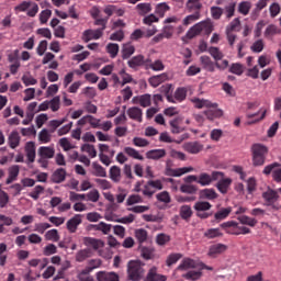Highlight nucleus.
Here are the masks:
<instances>
[{"label": "nucleus", "mask_w": 281, "mask_h": 281, "mask_svg": "<svg viewBox=\"0 0 281 281\" xmlns=\"http://www.w3.org/2000/svg\"><path fill=\"white\" fill-rule=\"evenodd\" d=\"M250 151L252 155V166H255V168L265 166L267 155H269V148L263 144L255 143L252 144Z\"/></svg>", "instance_id": "obj_1"}, {"label": "nucleus", "mask_w": 281, "mask_h": 281, "mask_svg": "<svg viewBox=\"0 0 281 281\" xmlns=\"http://www.w3.org/2000/svg\"><path fill=\"white\" fill-rule=\"evenodd\" d=\"M220 227H222L224 232L231 236L251 234V229L249 227L243 226L236 221L224 222L220 225Z\"/></svg>", "instance_id": "obj_2"}, {"label": "nucleus", "mask_w": 281, "mask_h": 281, "mask_svg": "<svg viewBox=\"0 0 281 281\" xmlns=\"http://www.w3.org/2000/svg\"><path fill=\"white\" fill-rule=\"evenodd\" d=\"M144 267L139 261H130L127 263V278L131 281H140L144 278Z\"/></svg>", "instance_id": "obj_3"}, {"label": "nucleus", "mask_w": 281, "mask_h": 281, "mask_svg": "<svg viewBox=\"0 0 281 281\" xmlns=\"http://www.w3.org/2000/svg\"><path fill=\"white\" fill-rule=\"evenodd\" d=\"M170 86H162L161 92L165 93L168 102H171L173 104H177V102H183L186 100L188 92L184 90V88H178L175 92V95L170 94Z\"/></svg>", "instance_id": "obj_4"}, {"label": "nucleus", "mask_w": 281, "mask_h": 281, "mask_svg": "<svg viewBox=\"0 0 281 281\" xmlns=\"http://www.w3.org/2000/svg\"><path fill=\"white\" fill-rule=\"evenodd\" d=\"M14 12H26L27 16L34 18L38 14V4L36 2L22 1L14 7Z\"/></svg>", "instance_id": "obj_5"}, {"label": "nucleus", "mask_w": 281, "mask_h": 281, "mask_svg": "<svg viewBox=\"0 0 281 281\" xmlns=\"http://www.w3.org/2000/svg\"><path fill=\"white\" fill-rule=\"evenodd\" d=\"M223 177H225L223 171H213L212 175L203 172L199 176L198 183L202 187L211 186L213 181H218Z\"/></svg>", "instance_id": "obj_6"}, {"label": "nucleus", "mask_w": 281, "mask_h": 281, "mask_svg": "<svg viewBox=\"0 0 281 281\" xmlns=\"http://www.w3.org/2000/svg\"><path fill=\"white\" fill-rule=\"evenodd\" d=\"M262 199H263L266 205H268V207L278 210V207H276V203H277L278 199H280L278 191L269 188L266 192L262 193Z\"/></svg>", "instance_id": "obj_7"}, {"label": "nucleus", "mask_w": 281, "mask_h": 281, "mask_svg": "<svg viewBox=\"0 0 281 281\" xmlns=\"http://www.w3.org/2000/svg\"><path fill=\"white\" fill-rule=\"evenodd\" d=\"M38 155L41 157L38 162L43 164L44 168H47V160L45 159H53L54 155H56V150L54 147L42 146L38 148Z\"/></svg>", "instance_id": "obj_8"}, {"label": "nucleus", "mask_w": 281, "mask_h": 281, "mask_svg": "<svg viewBox=\"0 0 281 281\" xmlns=\"http://www.w3.org/2000/svg\"><path fill=\"white\" fill-rule=\"evenodd\" d=\"M206 120H216V117H223V111L218 110L217 103H211V106H206V110L203 112Z\"/></svg>", "instance_id": "obj_9"}, {"label": "nucleus", "mask_w": 281, "mask_h": 281, "mask_svg": "<svg viewBox=\"0 0 281 281\" xmlns=\"http://www.w3.org/2000/svg\"><path fill=\"white\" fill-rule=\"evenodd\" d=\"M194 168L192 167H183V168H178V169H172L170 167H166L165 169V175L167 177H181L183 175H187V172H192Z\"/></svg>", "instance_id": "obj_10"}, {"label": "nucleus", "mask_w": 281, "mask_h": 281, "mask_svg": "<svg viewBox=\"0 0 281 281\" xmlns=\"http://www.w3.org/2000/svg\"><path fill=\"white\" fill-rule=\"evenodd\" d=\"M82 224V215L76 214L72 218L68 220L66 227L70 234L78 232V225Z\"/></svg>", "instance_id": "obj_11"}, {"label": "nucleus", "mask_w": 281, "mask_h": 281, "mask_svg": "<svg viewBox=\"0 0 281 281\" xmlns=\"http://www.w3.org/2000/svg\"><path fill=\"white\" fill-rule=\"evenodd\" d=\"M144 65H146V57H144V55H136L127 61L130 69H134L135 71H137L139 67H144Z\"/></svg>", "instance_id": "obj_12"}, {"label": "nucleus", "mask_w": 281, "mask_h": 281, "mask_svg": "<svg viewBox=\"0 0 281 281\" xmlns=\"http://www.w3.org/2000/svg\"><path fill=\"white\" fill-rule=\"evenodd\" d=\"M183 149L190 155H199L203 150V144L200 142H188L183 145Z\"/></svg>", "instance_id": "obj_13"}, {"label": "nucleus", "mask_w": 281, "mask_h": 281, "mask_svg": "<svg viewBox=\"0 0 281 281\" xmlns=\"http://www.w3.org/2000/svg\"><path fill=\"white\" fill-rule=\"evenodd\" d=\"M104 33L102 32V30H86L83 32V41L85 43H89V41H98L99 38H102V35Z\"/></svg>", "instance_id": "obj_14"}, {"label": "nucleus", "mask_w": 281, "mask_h": 281, "mask_svg": "<svg viewBox=\"0 0 281 281\" xmlns=\"http://www.w3.org/2000/svg\"><path fill=\"white\" fill-rule=\"evenodd\" d=\"M104 14H106L108 19H111L113 14H116V16H122L125 14L124 9L117 8L115 4H106L103 9Z\"/></svg>", "instance_id": "obj_15"}, {"label": "nucleus", "mask_w": 281, "mask_h": 281, "mask_svg": "<svg viewBox=\"0 0 281 281\" xmlns=\"http://www.w3.org/2000/svg\"><path fill=\"white\" fill-rule=\"evenodd\" d=\"M168 277L164 276V274H159V272H157V267H151L148 272L147 276L145 278V281H167Z\"/></svg>", "instance_id": "obj_16"}, {"label": "nucleus", "mask_w": 281, "mask_h": 281, "mask_svg": "<svg viewBox=\"0 0 281 281\" xmlns=\"http://www.w3.org/2000/svg\"><path fill=\"white\" fill-rule=\"evenodd\" d=\"M205 27V21L199 22L195 25H193L191 29L188 30L186 37L189 40L194 38V36H199L201 32H203V29Z\"/></svg>", "instance_id": "obj_17"}, {"label": "nucleus", "mask_w": 281, "mask_h": 281, "mask_svg": "<svg viewBox=\"0 0 281 281\" xmlns=\"http://www.w3.org/2000/svg\"><path fill=\"white\" fill-rule=\"evenodd\" d=\"M232 186V178H220L216 183V188L221 194H227L229 192V188Z\"/></svg>", "instance_id": "obj_18"}, {"label": "nucleus", "mask_w": 281, "mask_h": 281, "mask_svg": "<svg viewBox=\"0 0 281 281\" xmlns=\"http://www.w3.org/2000/svg\"><path fill=\"white\" fill-rule=\"evenodd\" d=\"M181 122H183L181 117H176L169 122L170 132L173 135H179V133H183V131H186V128L181 126Z\"/></svg>", "instance_id": "obj_19"}, {"label": "nucleus", "mask_w": 281, "mask_h": 281, "mask_svg": "<svg viewBox=\"0 0 281 281\" xmlns=\"http://www.w3.org/2000/svg\"><path fill=\"white\" fill-rule=\"evenodd\" d=\"M227 251V246L225 244H214L210 246L209 256L211 258H216L221 254H225Z\"/></svg>", "instance_id": "obj_20"}, {"label": "nucleus", "mask_w": 281, "mask_h": 281, "mask_svg": "<svg viewBox=\"0 0 281 281\" xmlns=\"http://www.w3.org/2000/svg\"><path fill=\"white\" fill-rule=\"evenodd\" d=\"M200 63H201L203 69H205L206 71H210L211 74L216 71V64H214V61H212V58H210V56H207V55L201 56Z\"/></svg>", "instance_id": "obj_21"}, {"label": "nucleus", "mask_w": 281, "mask_h": 281, "mask_svg": "<svg viewBox=\"0 0 281 281\" xmlns=\"http://www.w3.org/2000/svg\"><path fill=\"white\" fill-rule=\"evenodd\" d=\"M25 153L30 164H34L36 160V144L34 142H27L25 144Z\"/></svg>", "instance_id": "obj_22"}, {"label": "nucleus", "mask_w": 281, "mask_h": 281, "mask_svg": "<svg viewBox=\"0 0 281 281\" xmlns=\"http://www.w3.org/2000/svg\"><path fill=\"white\" fill-rule=\"evenodd\" d=\"M98 281H120V276L115 272L99 271L97 273Z\"/></svg>", "instance_id": "obj_23"}, {"label": "nucleus", "mask_w": 281, "mask_h": 281, "mask_svg": "<svg viewBox=\"0 0 281 281\" xmlns=\"http://www.w3.org/2000/svg\"><path fill=\"white\" fill-rule=\"evenodd\" d=\"M65 179H67V170H65V168L56 169L50 177L53 183H63Z\"/></svg>", "instance_id": "obj_24"}, {"label": "nucleus", "mask_w": 281, "mask_h": 281, "mask_svg": "<svg viewBox=\"0 0 281 281\" xmlns=\"http://www.w3.org/2000/svg\"><path fill=\"white\" fill-rule=\"evenodd\" d=\"M133 102L134 104H139L140 106H143V109H146L150 106L153 98L150 97V94H143L139 97H134Z\"/></svg>", "instance_id": "obj_25"}, {"label": "nucleus", "mask_w": 281, "mask_h": 281, "mask_svg": "<svg viewBox=\"0 0 281 281\" xmlns=\"http://www.w3.org/2000/svg\"><path fill=\"white\" fill-rule=\"evenodd\" d=\"M135 54V46L128 42L122 45L121 55L123 60H128Z\"/></svg>", "instance_id": "obj_26"}, {"label": "nucleus", "mask_w": 281, "mask_h": 281, "mask_svg": "<svg viewBox=\"0 0 281 281\" xmlns=\"http://www.w3.org/2000/svg\"><path fill=\"white\" fill-rule=\"evenodd\" d=\"M19 172H21L19 165H13L9 168V176L5 181L7 186H10V183H13V181L19 179Z\"/></svg>", "instance_id": "obj_27"}, {"label": "nucleus", "mask_w": 281, "mask_h": 281, "mask_svg": "<svg viewBox=\"0 0 281 281\" xmlns=\"http://www.w3.org/2000/svg\"><path fill=\"white\" fill-rule=\"evenodd\" d=\"M109 175L113 183H120L122 181V169L119 166H112L110 168Z\"/></svg>", "instance_id": "obj_28"}, {"label": "nucleus", "mask_w": 281, "mask_h": 281, "mask_svg": "<svg viewBox=\"0 0 281 281\" xmlns=\"http://www.w3.org/2000/svg\"><path fill=\"white\" fill-rule=\"evenodd\" d=\"M200 199L214 201L215 199H218V193H216V190L214 189H202L200 191Z\"/></svg>", "instance_id": "obj_29"}, {"label": "nucleus", "mask_w": 281, "mask_h": 281, "mask_svg": "<svg viewBox=\"0 0 281 281\" xmlns=\"http://www.w3.org/2000/svg\"><path fill=\"white\" fill-rule=\"evenodd\" d=\"M164 157H166V149H151L146 153V158L154 159V161L164 159Z\"/></svg>", "instance_id": "obj_30"}, {"label": "nucleus", "mask_w": 281, "mask_h": 281, "mask_svg": "<svg viewBox=\"0 0 281 281\" xmlns=\"http://www.w3.org/2000/svg\"><path fill=\"white\" fill-rule=\"evenodd\" d=\"M8 144L10 146V148H12V149L19 148V146L21 144V136L19 135V133L16 131H13L10 133V135L8 137Z\"/></svg>", "instance_id": "obj_31"}, {"label": "nucleus", "mask_w": 281, "mask_h": 281, "mask_svg": "<svg viewBox=\"0 0 281 281\" xmlns=\"http://www.w3.org/2000/svg\"><path fill=\"white\" fill-rule=\"evenodd\" d=\"M85 245H87L88 247H92V249L97 251V249H102V247H104V241L102 239L86 237Z\"/></svg>", "instance_id": "obj_32"}, {"label": "nucleus", "mask_w": 281, "mask_h": 281, "mask_svg": "<svg viewBox=\"0 0 281 281\" xmlns=\"http://www.w3.org/2000/svg\"><path fill=\"white\" fill-rule=\"evenodd\" d=\"M127 115L130 120H134L135 122H142L143 112L142 109L137 106L130 108L127 110Z\"/></svg>", "instance_id": "obj_33"}, {"label": "nucleus", "mask_w": 281, "mask_h": 281, "mask_svg": "<svg viewBox=\"0 0 281 281\" xmlns=\"http://www.w3.org/2000/svg\"><path fill=\"white\" fill-rule=\"evenodd\" d=\"M196 268V261L194 259L186 258L181 261V263L178 266V271H187V269H195Z\"/></svg>", "instance_id": "obj_34"}, {"label": "nucleus", "mask_w": 281, "mask_h": 281, "mask_svg": "<svg viewBox=\"0 0 281 281\" xmlns=\"http://www.w3.org/2000/svg\"><path fill=\"white\" fill-rule=\"evenodd\" d=\"M112 227L113 225L106 224L104 222H100L99 224L92 225V228L94 229V232H102V234L104 235L111 234Z\"/></svg>", "instance_id": "obj_35"}, {"label": "nucleus", "mask_w": 281, "mask_h": 281, "mask_svg": "<svg viewBox=\"0 0 281 281\" xmlns=\"http://www.w3.org/2000/svg\"><path fill=\"white\" fill-rule=\"evenodd\" d=\"M136 10L139 16H146V14L153 12V7L150 5V3L143 2L136 5Z\"/></svg>", "instance_id": "obj_36"}, {"label": "nucleus", "mask_w": 281, "mask_h": 281, "mask_svg": "<svg viewBox=\"0 0 281 281\" xmlns=\"http://www.w3.org/2000/svg\"><path fill=\"white\" fill-rule=\"evenodd\" d=\"M92 175L93 177H106V169L98 162L92 164Z\"/></svg>", "instance_id": "obj_37"}, {"label": "nucleus", "mask_w": 281, "mask_h": 281, "mask_svg": "<svg viewBox=\"0 0 281 281\" xmlns=\"http://www.w3.org/2000/svg\"><path fill=\"white\" fill-rule=\"evenodd\" d=\"M193 209L195 210L196 213L207 212V211L212 210V204L210 202H205V201H198L193 205Z\"/></svg>", "instance_id": "obj_38"}, {"label": "nucleus", "mask_w": 281, "mask_h": 281, "mask_svg": "<svg viewBox=\"0 0 281 281\" xmlns=\"http://www.w3.org/2000/svg\"><path fill=\"white\" fill-rule=\"evenodd\" d=\"M192 207L190 205H182L180 207V216L182 221H190L192 218Z\"/></svg>", "instance_id": "obj_39"}, {"label": "nucleus", "mask_w": 281, "mask_h": 281, "mask_svg": "<svg viewBox=\"0 0 281 281\" xmlns=\"http://www.w3.org/2000/svg\"><path fill=\"white\" fill-rule=\"evenodd\" d=\"M237 220L241 225H248L249 227H256L258 221L256 218L249 217L247 215L238 216Z\"/></svg>", "instance_id": "obj_40"}, {"label": "nucleus", "mask_w": 281, "mask_h": 281, "mask_svg": "<svg viewBox=\"0 0 281 281\" xmlns=\"http://www.w3.org/2000/svg\"><path fill=\"white\" fill-rule=\"evenodd\" d=\"M124 154L132 157V159H138V161H144V156L139 155V151L133 147H125Z\"/></svg>", "instance_id": "obj_41"}, {"label": "nucleus", "mask_w": 281, "mask_h": 281, "mask_svg": "<svg viewBox=\"0 0 281 281\" xmlns=\"http://www.w3.org/2000/svg\"><path fill=\"white\" fill-rule=\"evenodd\" d=\"M165 81H166V74L154 76L148 79L149 85L154 87V89H156V87H159V85H161Z\"/></svg>", "instance_id": "obj_42"}, {"label": "nucleus", "mask_w": 281, "mask_h": 281, "mask_svg": "<svg viewBox=\"0 0 281 281\" xmlns=\"http://www.w3.org/2000/svg\"><path fill=\"white\" fill-rule=\"evenodd\" d=\"M201 8H203L201 0H188L187 2V10H189V12H199Z\"/></svg>", "instance_id": "obj_43"}, {"label": "nucleus", "mask_w": 281, "mask_h": 281, "mask_svg": "<svg viewBox=\"0 0 281 281\" xmlns=\"http://www.w3.org/2000/svg\"><path fill=\"white\" fill-rule=\"evenodd\" d=\"M94 183L97 184V188H99L100 190H111L113 188L111 181L106 179L95 178Z\"/></svg>", "instance_id": "obj_44"}, {"label": "nucleus", "mask_w": 281, "mask_h": 281, "mask_svg": "<svg viewBox=\"0 0 281 281\" xmlns=\"http://www.w3.org/2000/svg\"><path fill=\"white\" fill-rule=\"evenodd\" d=\"M105 49L112 58H116L117 54H120V45L115 43H109Z\"/></svg>", "instance_id": "obj_45"}, {"label": "nucleus", "mask_w": 281, "mask_h": 281, "mask_svg": "<svg viewBox=\"0 0 281 281\" xmlns=\"http://www.w3.org/2000/svg\"><path fill=\"white\" fill-rule=\"evenodd\" d=\"M182 258H183L182 254H179V252L170 254L167 257L166 265L167 267H172V265H177V262H179V260H181Z\"/></svg>", "instance_id": "obj_46"}, {"label": "nucleus", "mask_w": 281, "mask_h": 281, "mask_svg": "<svg viewBox=\"0 0 281 281\" xmlns=\"http://www.w3.org/2000/svg\"><path fill=\"white\" fill-rule=\"evenodd\" d=\"M251 10V2L249 1H243L238 4L237 11L239 14H243L244 16H247Z\"/></svg>", "instance_id": "obj_47"}, {"label": "nucleus", "mask_w": 281, "mask_h": 281, "mask_svg": "<svg viewBox=\"0 0 281 281\" xmlns=\"http://www.w3.org/2000/svg\"><path fill=\"white\" fill-rule=\"evenodd\" d=\"M159 142H164L165 144H181V142H183V138H181L180 140H176L170 137V134H168V132H162L159 136Z\"/></svg>", "instance_id": "obj_48"}, {"label": "nucleus", "mask_w": 281, "mask_h": 281, "mask_svg": "<svg viewBox=\"0 0 281 281\" xmlns=\"http://www.w3.org/2000/svg\"><path fill=\"white\" fill-rule=\"evenodd\" d=\"M226 32H240V19L235 18L227 26Z\"/></svg>", "instance_id": "obj_49"}, {"label": "nucleus", "mask_w": 281, "mask_h": 281, "mask_svg": "<svg viewBox=\"0 0 281 281\" xmlns=\"http://www.w3.org/2000/svg\"><path fill=\"white\" fill-rule=\"evenodd\" d=\"M229 214H232V207L222 209L215 213L214 218L215 221H224V218H227Z\"/></svg>", "instance_id": "obj_50"}, {"label": "nucleus", "mask_w": 281, "mask_h": 281, "mask_svg": "<svg viewBox=\"0 0 281 281\" xmlns=\"http://www.w3.org/2000/svg\"><path fill=\"white\" fill-rule=\"evenodd\" d=\"M43 192H45V187L38 184L34 188V190L32 192L29 193V196H31V199H33L34 201H38L41 194H43Z\"/></svg>", "instance_id": "obj_51"}, {"label": "nucleus", "mask_w": 281, "mask_h": 281, "mask_svg": "<svg viewBox=\"0 0 281 281\" xmlns=\"http://www.w3.org/2000/svg\"><path fill=\"white\" fill-rule=\"evenodd\" d=\"M200 18H201V12H195L194 14L188 15L183 19L182 25L188 27V25H191L192 23H194V21H199Z\"/></svg>", "instance_id": "obj_52"}, {"label": "nucleus", "mask_w": 281, "mask_h": 281, "mask_svg": "<svg viewBox=\"0 0 281 281\" xmlns=\"http://www.w3.org/2000/svg\"><path fill=\"white\" fill-rule=\"evenodd\" d=\"M45 238H46V240H52L53 243H58V240H60V235H58V229L53 228V229L48 231L45 234Z\"/></svg>", "instance_id": "obj_53"}, {"label": "nucleus", "mask_w": 281, "mask_h": 281, "mask_svg": "<svg viewBox=\"0 0 281 281\" xmlns=\"http://www.w3.org/2000/svg\"><path fill=\"white\" fill-rule=\"evenodd\" d=\"M199 188H196L194 184H182L180 187V192L183 194H196Z\"/></svg>", "instance_id": "obj_54"}, {"label": "nucleus", "mask_w": 281, "mask_h": 281, "mask_svg": "<svg viewBox=\"0 0 281 281\" xmlns=\"http://www.w3.org/2000/svg\"><path fill=\"white\" fill-rule=\"evenodd\" d=\"M81 150L83 153H88L89 157H91L92 159L94 157H98V151L95 150V146L91 145V144H85L81 147Z\"/></svg>", "instance_id": "obj_55"}, {"label": "nucleus", "mask_w": 281, "mask_h": 281, "mask_svg": "<svg viewBox=\"0 0 281 281\" xmlns=\"http://www.w3.org/2000/svg\"><path fill=\"white\" fill-rule=\"evenodd\" d=\"M205 238H221V236H223V234L221 233V228H209L205 233H204Z\"/></svg>", "instance_id": "obj_56"}, {"label": "nucleus", "mask_w": 281, "mask_h": 281, "mask_svg": "<svg viewBox=\"0 0 281 281\" xmlns=\"http://www.w3.org/2000/svg\"><path fill=\"white\" fill-rule=\"evenodd\" d=\"M135 236L138 243H146V240H148V232L144 228L136 229Z\"/></svg>", "instance_id": "obj_57"}, {"label": "nucleus", "mask_w": 281, "mask_h": 281, "mask_svg": "<svg viewBox=\"0 0 281 281\" xmlns=\"http://www.w3.org/2000/svg\"><path fill=\"white\" fill-rule=\"evenodd\" d=\"M101 265H102V260H100V259H92L89 262V267L83 269V273H91V271H93V269H98L99 267H101Z\"/></svg>", "instance_id": "obj_58"}, {"label": "nucleus", "mask_w": 281, "mask_h": 281, "mask_svg": "<svg viewBox=\"0 0 281 281\" xmlns=\"http://www.w3.org/2000/svg\"><path fill=\"white\" fill-rule=\"evenodd\" d=\"M203 276V273L201 271H194V270H191L184 274H182V278H184L186 280H192V281H195V280H200V278Z\"/></svg>", "instance_id": "obj_59"}, {"label": "nucleus", "mask_w": 281, "mask_h": 281, "mask_svg": "<svg viewBox=\"0 0 281 281\" xmlns=\"http://www.w3.org/2000/svg\"><path fill=\"white\" fill-rule=\"evenodd\" d=\"M251 52L255 54H260L262 49H265V42L262 40H257L252 45L250 46Z\"/></svg>", "instance_id": "obj_60"}, {"label": "nucleus", "mask_w": 281, "mask_h": 281, "mask_svg": "<svg viewBox=\"0 0 281 281\" xmlns=\"http://www.w3.org/2000/svg\"><path fill=\"white\" fill-rule=\"evenodd\" d=\"M86 196L87 201H91L92 203H98L100 201V192L97 189L88 192Z\"/></svg>", "instance_id": "obj_61"}, {"label": "nucleus", "mask_w": 281, "mask_h": 281, "mask_svg": "<svg viewBox=\"0 0 281 281\" xmlns=\"http://www.w3.org/2000/svg\"><path fill=\"white\" fill-rule=\"evenodd\" d=\"M156 243L160 247H164L167 243H170V235H166L164 233H160L156 236Z\"/></svg>", "instance_id": "obj_62"}, {"label": "nucleus", "mask_w": 281, "mask_h": 281, "mask_svg": "<svg viewBox=\"0 0 281 281\" xmlns=\"http://www.w3.org/2000/svg\"><path fill=\"white\" fill-rule=\"evenodd\" d=\"M224 12L226 14V19H232L236 12V2H231L225 7Z\"/></svg>", "instance_id": "obj_63"}, {"label": "nucleus", "mask_w": 281, "mask_h": 281, "mask_svg": "<svg viewBox=\"0 0 281 281\" xmlns=\"http://www.w3.org/2000/svg\"><path fill=\"white\" fill-rule=\"evenodd\" d=\"M209 53L214 58V60H223V53L218 49V47H211Z\"/></svg>", "instance_id": "obj_64"}]
</instances>
